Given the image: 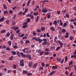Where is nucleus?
<instances>
[{"instance_id":"obj_1","label":"nucleus","mask_w":76,"mask_h":76,"mask_svg":"<svg viewBox=\"0 0 76 76\" xmlns=\"http://www.w3.org/2000/svg\"><path fill=\"white\" fill-rule=\"evenodd\" d=\"M42 11L43 13H46V12H48V10H47V8L45 7L44 8V9L42 10Z\"/></svg>"},{"instance_id":"obj_2","label":"nucleus","mask_w":76,"mask_h":76,"mask_svg":"<svg viewBox=\"0 0 76 76\" xmlns=\"http://www.w3.org/2000/svg\"><path fill=\"white\" fill-rule=\"evenodd\" d=\"M11 28L12 29H13L14 31H16L19 29V27L16 26H13L11 27Z\"/></svg>"},{"instance_id":"obj_3","label":"nucleus","mask_w":76,"mask_h":76,"mask_svg":"<svg viewBox=\"0 0 76 76\" xmlns=\"http://www.w3.org/2000/svg\"><path fill=\"white\" fill-rule=\"evenodd\" d=\"M5 20V17L4 16H3L2 17L0 18V22H2Z\"/></svg>"},{"instance_id":"obj_4","label":"nucleus","mask_w":76,"mask_h":76,"mask_svg":"<svg viewBox=\"0 0 76 76\" xmlns=\"http://www.w3.org/2000/svg\"><path fill=\"white\" fill-rule=\"evenodd\" d=\"M66 35L65 36V38H69V33L66 32Z\"/></svg>"},{"instance_id":"obj_5","label":"nucleus","mask_w":76,"mask_h":76,"mask_svg":"<svg viewBox=\"0 0 76 76\" xmlns=\"http://www.w3.org/2000/svg\"><path fill=\"white\" fill-rule=\"evenodd\" d=\"M13 37H14V34H12L10 36V40H12L13 39Z\"/></svg>"},{"instance_id":"obj_6","label":"nucleus","mask_w":76,"mask_h":76,"mask_svg":"<svg viewBox=\"0 0 76 76\" xmlns=\"http://www.w3.org/2000/svg\"><path fill=\"white\" fill-rule=\"evenodd\" d=\"M53 25H55V26H56L57 25V22L56 20H55L53 23Z\"/></svg>"},{"instance_id":"obj_7","label":"nucleus","mask_w":76,"mask_h":76,"mask_svg":"<svg viewBox=\"0 0 76 76\" xmlns=\"http://www.w3.org/2000/svg\"><path fill=\"white\" fill-rule=\"evenodd\" d=\"M32 40H33V39L34 40H36V41H38V39H37V37H33L32 39Z\"/></svg>"},{"instance_id":"obj_8","label":"nucleus","mask_w":76,"mask_h":76,"mask_svg":"<svg viewBox=\"0 0 76 76\" xmlns=\"http://www.w3.org/2000/svg\"><path fill=\"white\" fill-rule=\"evenodd\" d=\"M56 73V71H52V72H51L50 73V75H53V74H54V73Z\"/></svg>"},{"instance_id":"obj_9","label":"nucleus","mask_w":76,"mask_h":76,"mask_svg":"<svg viewBox=\"0 0 76 76\" xmlns=\"http://www.w3.org/2000/svg\"><path fill=\"white\" fill-rule=\"evenodd\" d=\"M23 73H24V74H27L28 73V71H26L25 70H23Z\"/></svg>"},{"instance_id":"obj_10","label":"nucleus","mask_w":76,"mask_h":76,"mask_svg":"<svg viewBox=\"0 0 76 76\" xmlns=\"http://www.w3.org/2000/svg\"><path fill=\"white\" fill-rule=\"evenodd\" d=\"M30 3H31V0H29L27 2V6H29V4H30Z\"/></svg>"},{"instance_id":"obj_11","label":"nucleus","mask_w":76,"mask_h":76,"mask_svg":"<svg viewBox=\"0 0 76 76\" xmlns=\"http://www.w3.org/2000/svg\"><path fill=\"white\" fill-rule=\"evenodd\" d=\"M50 29L51 31H55V28L53 27H50Z\"/></svg>"},{"instance_id":"obj_12","label":"nucleus","mask_w":76,"mask_h":76,"mask_svg":"<svg viewBox=\"0 0 76 76\" xmlns=\"http://www.w3.org/2000/svg\"><path fill=\"white\" fill-rule=\"evenodd\" d=\"M8 44L9 45L11 46L12 45V41H8Z\"/></svg>"},{"instance_id":"obj_13","label":"nucleus","mask_w":76,"mask_h":76,"mask_svg":"<svg viewBox=\"0 0 76 76\" xmlns=\"http://www.w3.org/2000/svg\"><path fill=\"white\" fill-rule=\"evenodd\" d=\"M52 68L53 70H54L55 69H57V67L56 66H53L52 67Z\"/></svg>"},{"instance_id":"obj_14","label":"nucleus","mask_w":76,"mask_h":76,"mask_svg":"<svg viewBox=\"0 0 76 76\" xmlns=\"http://www.w3.org/2000/svg\"><path fill=\"white\" fill-rule=\"evenodd\" d=\"M29 65L30 67H32V61L29 62Z\"/></svg>"},{"instance_id":"obj_15","label":"nucleus","mask_w":76,"mask_h":76,"mask_svg":"<svg viewBox=\"0 0 76 76\" xmlns=\"http://www.w3.org/2000/svg\"><path fill=\"white\" fill-rule=\"evenodd\" d=\"M11 53L12 54V55H15L16 54V52L15 51L12 52Z\"/></svg>"},{"instance_id":"obj_16","label":"nucleus","mask_w":76,"mask_h":76,"mask_svg":"<svg viewBox=\"0 0 76 76\" xmlns=\"http://www.w3.org/2000/svg\"><path fill=\"white\" fill-rule=\"evenodd\" d=\"M5 32H6V30H2L1 31V34H4V33H5Z\"/></svg>"},{"instance_id":"obj_17","label":"nucleus","mask_w":76,"mask_h":76,"mask_svg":"<svg viewBox=\"0 0 76 76\" xmlns=\"http://www.w3.org/2000/svg\"><path fill=\"white\" fill-rule=\"evenodd\" d=\"M30 18H31V19H34V15L32 14H31L30 16Z\"/></svg>"},{"instance_id":"obj_18","label":"nucleus","mask_w":76,"mask_h":76,"mask_svg":"<svg viewBox=\"0 0 76 76\" xmlns=\"http://www.w3.org/2000/svg\"><path fill=\"white\" fill-rule=\"evenodd\" d=\"M42 39L38 38V41H39V43H41V42H42Z\"/></svg>"},{"instance_id":"obj_19","label":"nucleus","mask_w":76,"mask_h":76,"mask_svg":"<svg viewBox=\"0 0 76 76\" xmlns=\"http://www.w3.org/2000/svg\"><path fill=\"white\" fill-rule=\"evenodd\" d=\"M30 53H31V51L29 50H27L26 51V54H29Z\"/></svg>"},{"instance_id":"obj_20","label":"nucleus","mask_w":76,"mask_h":76,"mask_svg":"<svg viewBox=\"0 0 76 76\" xmlns=\"http://www.w3.org/2000/svg\"><path fill=\"white\" fill-rule=\"evenodd\" d=\"M72 64H73V61H70L69 64V66L70 67H71V66H70V65H72Z\"/></svg>"},{"instance_id":"obj_21","label":"nucleus","mask_w":76,"mask_h":76,"mask_svg":"<svg viewBox=\"0 0 76 76\" xmlns=\"http://www.w3.org/2000/svg\"><path fill=\"white\" fill-rule=\"evenodd\" d=\"M61 31L62 32H63V33H64L65 32H66V29H65L64 28Z\"/></svg>"},{"instance_id":"obj_22","label":"nucleus","mask_w":76,"mask_h":76,"mask_svg":"<svg viewBox=\"0 0 76 76\" xmlns=\"http://www.w3.org/2000/svg\"><path fill=\"white\" fill-rule=\"evenodd\" d=\"M13 58V56H11L9 58V59L10 60H12Z\"/></svg>"},{"instance_id":"obj_23","label":"nucleus","mask_w":76,"mask_h":76,"mask_svg":"<svg viewBox=\"0 0 76 76\" xmlns=\"http://www.w3.org/2000/svg\"><path fill=\"white\" fill-rule=\"evenodd\" d=\"M39 18V16H38L35 20V21L36 22H38V19Z\"/></svg>"},{"instance_id":"obj_24","label":"nucleus","mask_w":76,"mask_h":76,"mask_svg":"<svg viewBox=\"0 0 76 76\" xmlns=\"http://www.w3.org/2000/svg\"><path fill=\"white\" fill-rule=\"evenodd\" d=\"M28 55L27 54H24L23 55V56L24 57H25V58H27V57L28 56Z\"/></svg>"},{"instance_id":"obj_25","label":"nucleus","mask_w":76,"mask_h":76,"mask_svg":"<svg viewBox=\"0 0 76 76\" xmlns=\"http://www.w3.org/2000/svg\"><path fill=\"white\" fill-rule=\"evenodd\" d=\"M16 14H15L13 17L12 18V19L13 20H14V19H16Z\"/></svg>"},{"instance_id":"obj_26","label":"nucleus","mask_w":76,"mask_h":76,"mask_svg":"<svg viewBox=\"0 0 76 76\" xmlns=\"http://www.w3.org/2000/svg\"><path fill=\"white\" fill-rule=\"evenodd\" d=\"M24 61V60L23 59H21L20 61V63H23V61Z\"/></svg>"},{"instance_id":"obj_27","label":"nucleus","mask_w":76,"mask_h":76,"mask_svg":"<svg viewBox=\"0 0 76 76\" xmlns=\"http://www.w3.org/2000/svg\"><path fill=\"white\" fill-rule=\"evenodd\" d=\"M33 15H34V16H37V15H38V13L36 12V13H34L33 14Z\"/></svg>"},{"instance_id":"obj_28","label":"nucleus","mask_w":76,"mask_h":76,"mask_svg":"<svg viewBox=\"0 0 76 76\" xmlns=\"http://www.w3.org/2000/svg\"><path fill=\"white\" fill-rule=\"evenodd\" d=\"M10 35V33L9 32H8L7 34H6L7 37H9Z\"/></svg>"},{"instance_id":"obj_29","label":"nucleus","mask_w":76,"mask_h":76,"mask_svg":"<svg viewBox=\"0 0 76 76\" xmlns=\"http://www.w3.org/2000/svg\"><path fill=\"white\" fill-rule=\"evenodd\" d=\"M15 24H16V23L15 22H12V26H15Z\"/></svg>"},{"instance_id":"obj_30","label":"nucleus","mask_w":76,"mask_h":76,"mask_svg":"<svg viewBox=\"0 0 76 76\" xmlns=\"http://www.w3.org/2000/svg\"><path fill=\"white\" fill-rule=\"evenodd\" d=\"M13 48L15 49H16L18 48V46L16 45H15L13 46Z\"/></svg>"},{"instance_id":"obj_31","label":"nucleus","mask_w":76,"mask_h":76,"mask_svg":"<svg viewBox=\"0 0 76 76\" xmlns=\"http://www.w3.org/2000/svg\"><path fill=\"white\" fill-rule=\"evenodd\" d=\"M33 34L34 36H35L37 35V33L35 31H34L33 32Z\"/></svg>"},{"instance_id":"obj_32","label":"nucleus","mask_w":76,"mask_h":76,"mask_svg":"<svg viewBox=\"0 0 76 76\" xmlns=\"http://www.w3.org/2000/svg\"><path fill=\"white\" fill-rule=\"evenodd\" d=\"M46 44H47V42H43L42 45H46Z\"/></svg>"},{"instance_id":"obj_33","label":"nucleus","mask_w":76,"mask_h":76,"mask_svg":"<svg viewBox=\"0 0 76 76\" xmlns=\"http://www.w3.org/2000/svg\"><path fill=\"white\" fill-rule=\"evenodd\" d=\"M17 54L19 57H20V52H18L17 53Z\"/></svg>"},{"instance_id":"obj_34","label":"nucleus","mask_w":76,"mask_h":76,"mask_svg":"<svg viewBox=\"0 0 76 76\" xmlns=\"http://www.w3.org/2000/svg\"><path fill=\"white\" fill-rule=\"evenodd\" d=\"M58 42L59 44L60 45H63V43H61V42L60 41V40H58Z\"/></svg>"},{"instance_id":"obj_35","label":"nucleus","mask_w":76,"mask_h":76,"mask_svg":"<svg viewBox=\"0 0 76 76\" xmlns=\"http://www.w3.org/2000/svg\"><path fill=\"white\" fill-rule=\"evenodd\" d=\"M67 26V23H64L63 24V27H65Z\"/></svg>"},{"instance_id":"obj_36","label":"nucleus","mask_w":76,"mask_h":76,"mask_svg":"<svg viewBox=\"0 0 76 76\" xmlns=\"http://www.w3.org/2000/svg\"><path fill=\"white\" fill-rule=\"evenodd\" d=\"M45 29V27H42L41 28V30L42 31H44Z\"/></svg>"},{"instance_id":"obj_37","label":"nucleus","mask_w":76,"mask_h":76,"mask_svg":"<svg viewBox=\"0 0 76 76\" xmlns=\"http://www.w3.org/2000/svg\"><path fill=\"white\" fill-rule=\"evenodd\" d=\"M9 22L10 20H6V23L7 24V25H9Z\"/></svg>"},{"instance_id":"obj_38","label":"nucleus","mask_w":76,"mask_h":76,"mask_svg":"<svg viewBox=\"0 0 76 76\" xmlns=\"http://www.w3.org/2000/svg\"><path fill=\"white\" fill-rule=\"evenodd\" d=\"M3 13L4 14H5L6 15L7 13H8V11H4Z\"/></svg>"},{"instance_id":"obj_39","label":"nucleus","mask_w":76,"mask_h":76,"mask_svg":"<svg viewBox=\"0 0 76 76\" xmlns=\"http://www.w3.org/2000/svg\"><path fill=\"white\" fill-rule=\"evenodd\" d=\"M24 65H25V64H24V63H20V66H22V67H23V66H24Z\"/></svg>"},{"instance_id":"obj_40","label":"nucleus","mask_w":76,"mask_h":76,"mask_svg":"<svg viewBox=\"0 0 76 76\" xmlns=\"http://www.w3.org/2000/svg\"><path fill=\"white\" fill-rule=\"evenodd\" d=\"M27 75L28 76H32V73H27Z\"/></svg>"},{"instance_id":"obj_41","label":"nucleus","mask_w":76,"mask_h":76,"mask_svg":"<svg viewBox=\"0 0 76 76\" xmlns=\"http://www.w3.org/2000/svg\"><path fill=\"white\" fill-rule=\"evenodd\" d=\"M65 74L66 75H69V72L68 71H66L65 72Z\"/></svg>"},{"instance_id":"obj_42","label":"nucleus","mask_w":76,"mask_h":76,"mask_svg":"<svg viewBox=\"0 0 76 76\" xmlns=\"http://www.w3.org/2000/svg\"><path fill=\"white\" fill-rule=\"evenodd\" d=\"M3 7H4V9H7V6L5 4H4L3 5Z\"/></svg>"},{"instance_id":"obj_43","label":"nucleus","mask_w":76,"mask_h":76,"mask_svg":"<svg viewBox=\"0 0 76 76\" xmlns=\"http://www.w3.org/2000/svg\"><path fill=\"white\" fill-rule=\"evenodd\" d=\"M44 53V51H42L39 53V54L40 56H42V55H43Z\"/></svg>"},{"instance_id":"obj_44","label":"nucleus","mask_w":76,"mask_h":76,"mask_svg":"<svg viewBox=\"0 0 76 76\" xmlns=\"http://www.w3.org/2000/svg\"><path fill=\"white\" fill-rule=\"evenodd\" d=\"M45 55L47 56H48V55H49V52H45Z\"/></svg>"},{"instance_id":"obj_45","label":"nucleus","mask_w":76,"mask_h":76,"mask_svg":"<svg viewBox=\"0 0 76 76\" xmlns=\"http://www.w3.org/2000/svg\"><path fill=\"white\" fill-rule=\"evenodd\" d=\"M23 25H28V22H24L23 23Z\"/></svg>"},{"instance_id":"obj_46","label":"nucleus","mask_w":76,"mask_h":76,"mask_svg":"<svg viewBox=\"0 0 76 76\" xmlns=\"http://www.w3.org/2000/svg\"><path fill=\"white\" fill-rule=\"evenodd\" d=\"M22 11H20L18 13V15H21L22 14Z\"/></svg>"},{"instance_id":"obj_47","label":"nucleus","mask_w":76,"mask_h":76,"mask_svg":"<svg viewBox=\"0 0 76 76\" xmlns=\"http://www.w3.org/2000/svg\"><path fill=\"white\" fill-rule=\"evenodd\" d=\"M46 36L47 37L49 38L50 37V35H49V33H46Z\"/></svg>"},{"instance_id":"obj_48","label":"nucleus","mask_w":76,"mask_h":76,"mask_svg":"<svg viewBox=\"0 0 76 76\" xmlns=\"http://www.w3.org/2000/svg\"><path fill=\"white\" fill-rule=\"evenodd\" d=\"M66 17L67 18H69V15L68 14H65Z\"/></svg>"},{"instance_id":"obj_49","label":"nucleus","mask_w":76,"mask_h":76,"mask_svg":"<svg viewBox=\"0 0 76 76\" xmlns=\"http://www.w3.org/2000/svg\"><path fill=\"white\" fill-rule=\"evenodd\" d=\"M30 21H31V20L29 18H28L27 19V22H30Z\"/></svg>"},{"instance_id":"obj_50","label":"nucleus","mask_w":76,"mask_h":76,"mask_svg":"<svg viewBox=\"0 0 76 76\" xmlns=\"http://www.w3.org/2000/svg\"><path fill=\"white\" fill-rule=\"evenodd\" d=\"M60 48V46H58L57 47V48L56 49V50L58 51L59 50V49Z\"/></svg>"},{"instance_id":"obj_51","label":"nucleus","mask_w":76,"mask_h":76,"mask_svg":"<svg viewBox=\"0 0 76 76\" xmlns=\"http://www.w3.org/2000/svg\"><path fill=\"white\" fill-rule=\"evenodd\" d=\"M28 27V25L23 26L22 28H27Z\"/></svg>"},{"instance_id":"obj_52","label":"nucleus","mask_w":76,"mask_h":76,"mask_svg":"<svg viewBox=\"0 0 76 76\" xmlns=\"http://www.w3.org/2000/svg\"><path fill=\"white\" fill-rule=\"evenodd\" d=\"M41 66H42V67H44V66H45V63L42 62L41 63Z\"/></svg>"},{"instance_id":"obj_53","label":"nucleus","mask_w":76,"mask_h":76,"mask_svg":"<svg viewBox=\"0 0 76 76\" xmlns=\"http://www.w3.org/2000/svg\"><path fill=\"white\" fill-rule=\"evenodd\" d=\"M60 25L61 26H62L63 24V23H62V21L61 20H60Z\"/></svg>"},{"instance_id":"obj_54","label":"nucleus","mask_w":76,"mask_h":76,"mask_svg":"<svg viewBox=\"0 0 76 76\" xmlns=\"http://www.w3.org/2000/svg\"><path fill=\"white\" fill-rule=\"evenodd\" d=\"M43 41L45 42H47V40L45 38H44L43 39Z\"/></svg>"},{"instance_id":"obj_55","label":"nucleus","mask_w":76,"mask_h":76,"mask_svg":"<svg viewBox=\"0 0 76 76\" xmlns=\"http://www.w3.org/2000/svg\"><path fill=\"white\" fill-rule=\"evenodd\" d=\"M13 67L15 69H16V65L15 64H14L13 65Z\"/></svg>"},{"instance_id":"obj_56","label":"nucleus","mask_w":76,"mask_h":76,"mask_svg":"<svg viewBox=\"0 0 76 76\" xmlns=\"http://www.w3.org/2000/svg\"><path fill=\"white\" fill-rule=\"evenodd\" d=\"M69 38L70 39V40H72L73 39V38H74L72 36H70L69 37Z\"/></svg>"},{"instance_id":"obj_57","label":"nucleus","mask_w":76,"mask_h":76,"mask_svg":"<svg viewBox=\"0 0 76 76\" xmlns=\"http://www.w3.org/2000/svg\"><path fill=\"white\" fill-rule=\"evenodd\" d=\"M9 12L10 13H11V14H12V13H13V11H12V10H10Z\"/></svg>"},{"instance_id":"obj_58","label":"nucleus","mask_w":76,"mask_h":76,"mask_svg":"<svg viewBox=\"0 0 76 76\" xmlns=\"http://www.w3.org/2000/svg\"><path fill=\"white\" fill-rule=\"evenodd\" d=\"M44 69V68H43V67L42 66H40L39 67V70H42V69Z\"/></svg>"},{"instance_id":"obj_59","label":"nucleus","mask_w":76,"mask_h":76,"mask_svg":"<svg viewBox=\"0 0 76 76\" xmlns=\"http://www.w3.org/2000/svg\"><path fill=\"white\" fill-rule=\"evenodd\" d=\"M57 61H58V62H59L60 63V61H61V58H58L57 59Z\"/></svg>"},{"instance_id":"obj_60","label":"nucleus","mask_w":76,"mask_h":76,"mask_svg":"<svg viewBox=\"0 0 76 76\" xmlns=\"http://www.w3.org/2000/svg\"><path fill=\"white\" fill-rule=\"evenodd\" d=\"M38 53H39L40 52H41V50H38L37 51Z\"/></svg>"},{"instance_id":"obj_61","label":"nucleus","mask_w":76,"mask_h":76,"mask_svg":"<svg viewBox=\"0 0 76 76\" xmlns=\"http://www.w3.org/2000/svg\"><path fill=\"white\" fill-rule=\"evenodd\" d=\"M29 40H27L26 41L25 43L26 44H29Z\"/></svg>"},{"instance_id":"obj_62","label":"nucleus","mask_w":76,"mask_h":76,"mask_svg":"<svg viewBox=\"0 0 76 76\" xmlns=\"http://www.w3.org/2000/svg\"><path fill=\"white\" fill-rule=\"evenodd\" d=\"M57 37L56 36L55 37V39H54V41H56V40H57Z\"/></svg>"},{"instance_id":"obj_63","label":"nucleus","mask_w":76,"mask_h":76,"mask_svg":"<svg viewBox=\"0 0 76 76\" xmlns=\"http://www.w3.org/2000/svg\"><path fill=\"white\" fill-rule=\"evenodd\" d=\"M70 28H72V29H73L74 28V26H73V25H71L70 26Z\"/></svg>"},{"instance_id":"obj_64","label":"nucleus","mask_w":76,"mask_h":76,"mask_svg":"<svg viewBox=\"0 0 76 76\" xmlns=\"http://www.w3.org/2000/svg\"><path fill=\"white\" fill-rule=\"evenodd\" d=\"M37 66V64H35L33 66V67H36Z\"/></svg>"}]
</instances>
